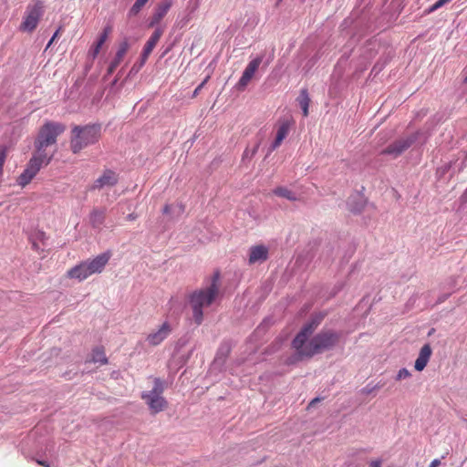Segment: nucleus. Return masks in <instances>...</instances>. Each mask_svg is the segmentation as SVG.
<instances>
[{"label":"nucleus","mask_w":467,"mask_h":467,"mask_svg":"<svg viewBox=\"0 0 467 467\" xmlns=\"http://www.w3.org/2000/svg\"><path fill=\"white\" fill-rule=\"evenodd\" d=\"M108 36H109V35H108V34H106V33H103V32H102V33L100 34V36H99V37L98 41L96 42V43L98 44V46H101V47H102V45H103V44L105 43V41L107 40Z\"/></svg>","instance_id":"c9c22d12"},{"label":"nucleus","mask_w":467,"mask_h":467,"mask_svg":"<svg viewBox=\"0 0 467 467\" xmlns=\"http://www.w3.org/2000/svg\"><path fill=\"white\" fill-rule=\"evenodd\" d=\"M101 46H98L96 43L94 47L89 50L88 56L91 57L92 59H95L100 51Z\"/></svg>","instance_id":"473e14b6"},{"label":"nucleus","mask_w":467,"mask_h":467,"mask_svg":"<svg viewBox=\"0 0 467 467\" xmlns=\"http://www.w3.org/2000/svg\"><path fill=\"white\" fill-rule=\"evenodd\" d=\"M43 3L39 0L35 1L33 5H29L26 9V16L20 28L24 31H34L37 26L40 17L43 16Z\"/></svg>","instance_id":"1a4fd4ad"},{"label":"nucleus","mask_w":467,"mask_h":467,"mask_svg":"<svg viewBox=\"0 0 467 467\" xmlns=\"http://www.w3.org/2000/svg\"><path fill=\"white\" fill-rule=\"evenodd\" d=\"M348 205L349 211L353 213H360L366 205V202L362 196L355 195L348 199Z\"/></svg>","instance_id":"412c9836"},{"label":"nucleus","mask_w":467,"mask_h":467,"mask_svg":"<svg viewBox=\"0 0 467 467\" xmlns=\"http://www.w3.org/2000/svg\"><path fill=\"white\" fill-rule=\"evenodd\" d=\"M383 384L378 383L374 386H371L370 384H368L366 387L360 389V393L364 395H369L373 393L375 390L379 389L382 388Z\"/></svg>","instance_id":"c85d7f7f"},{"label":"nucleus","mask_w":467,"mask_h":467,"mask_svg":"<svg viewBox=\"0 0 467 467\" xmlns=\"http://www.w3.org/2000/svg\"><path fill=\"white\" fill-rule=\"evenodd\" d=\"M438 9H439V8H438V6H435V4H433L431 6H430V7L428 8V10L426 11V13H427V14H431V13H432V12H434V11L438 10Z\"/></svg>","instance_id":"a18cd8bd"},{"label":"nucleus","mask_w":467,"mask_h":467,"mask_svg":"<svg viewBox=\"0 0 467 467\" xmlns=\"http://www.w3.org/2000/svg\"><path fill=\"white\" fill-rule=\"evenodd\" d=\"M66 130V126L59 122L47 121L39 130L37 137L34 142L36 149L35 155H37L46 160L47 165L53 154L48 155L46 149L57 142V137L62 134Z\"/></svg>","instance_id":"7ed1b4c3"},{"label":"nucleus","mask_w":467,"mask_h":467,"mask_svg":"<svg viewBox=\"0 0 467 467\" xmlns=\"http://www.w3.org/2000/svg\"><path fill=\"white\" fill-rule=\"evenodd\" d=\"M230 352L231 345L228 342L222 343L217 350L213 363L219 367H223L230 355Z\"/></svg>","instance_id":"aec40b11"},{"label":"nucleus","mask_w":467,"mask_h":467,"mask_svg":"<svg viewBox=\"0 0 467 467\" xmlns=\"http://www.w3.org/2000/svg\"><path fill=\"white\" fill-rule=\"evenodd\" d=\"M117 82H118V78H116L112 81L111 85H112V86H114V85H116V83H117Z\"/></svg>","instance_id":"3c124183"},{"label":"nucleus","mask_w":467,"mask_h":467,"mask_svg":"<svg viewBox=\"0 0 467 467\" xmlns=\"http://www.w3.org/2000/svg\"><path fill=\"white\" fill-rule=\"evenodd\" d=\"M147 59H148V57L143 58V54L141 53L140 62L136 63L133 66L132 70L135 69L137 65H138V69L140 68L146 63Z\"/></svg>","instance_id":"58836bf2"},{"label":"nucleus","mask_w":467,"mask_h":467,"mask_svg":"<svg viewBox=\"0 0 467 467\" xmlns=\"http://www.w3.org/2000/svg\"><path fill=\"white\" fill-rule=\"evenodd\" d=\"M219 276L218 272L214 273L212 283L207 288L196 290L190 295L192 317L197 325H201L203 320L202 307L211 306L219 293Z\"/></svg>","instance_id":"f03ea898"},{"label":"nucleus","mask_w":467,"mask_h":467,"mask_svg":"<svg viewBox=\"0 0 467 467\" xmlns=\"http://www.w3.org/2000/svg\"><path fill=\"white\" fill-rule=\"evenodd\" d=\"M111 31H112L111 26L108 25L107 26L104 27L102 32L109 35L111 33Z\"/></svg>","instance_id":"de8ad7c7"},{"label":"nucleus","mask_w":467,"mask_h":467,"mask_svg":"<svg viewBox=\"0 0 467 467\" xmlns=\"http://www.w3.org/2000/svg\"><path fill=\"white\" fill-rule=\"evenodd\" d=\"M118 182V174L112 170L107 169L103 171V174L94 182L90 190H101L105 187H113Z\"/></svg>","instance_id":"9b49d317"},{"label":"nucleus","mask_w":467,"mask_h":467,"mask_svg":"<svg viewBox=\"0 0 467 467\" xmlns=\"http://www.w3.org/2000/svg\"><path fill=\"white\" fill-rule=\"evenodd\" d=\"M129 47H130V44L127 39H125L124 41H122L119 44V49L116 53V56H115L114 59L110 62V64L108 67L107 74H106L105 78L111 75L116 70L118 66L120 64L123 57L127 53Z\"/></svg>","instance_id":"f3484780"},{"label":"nucleus","mask_w":467,"mask_h":467,"mask_svg":"<svg viewBox=\"0 0 467 467\" xmlns=\"http://www.w3.org/2000/svg\"><path fill=\"white\" fill-rule=\"evenodd\" d=\"M431 348L429 344H425L420 350L419 357L415 361L414 368L417 371H421L427 366L431 356Z\"/></svg>","instance_id":"a211bd4d"},{"label":"nucleus","mask_w":467,"mask_h":467,"mask_svg":"<svg viewBox=\"0 0 467 467\" xmlns=\"http://www.w3.org/2000/svg\"><path fill=\"white\" fill-rule=\"evenodd\" d=\"M368 467H381V462L379 460L372 461Z\"/></svg>","instance_id":"79ce46f5"},{"label":"nucleus","mask_w":467,"mask_h":467,"mask_svg":"<svg viewBox=\"0 0 467 467\" xmlns=\"http://www.w3.org/2000/svg\"><path fill=\"white\" fill-rule=\"evenodd\" d=\"M184 209L185 206L182 202H178L174 205L166 204L162 209V213L170 215L171 219H175L184 213Z\"/></svg>","instance_id":"4be33fe9"},{"label":"nucleus","mask_w":467,"mask_h":467,"mask_svg":"<svg viewBox=\"0 0 467 467\" xmlns=\"http://www.w3.org/2000/svg\"><path fill=\"white\" fill-rule=\"evenodd\" d=\"M43 165H46V160L33 154L26 165V168L17 178V183L22 187L26 186L40 171Z\"/></svg>","instance_id":"9d476101"},{"label":"nucleus","mask_w":467,"mask_h":467,"mask_svg":"<svg viewBox=\"0 0 467 467\" xmlns=\"http://www.w3.org/2000/svg\"><path fill=\"white\" fill-rule=\"evenodd\" d=\"M341 336L340 332L333 329H322L306 345L296 352L295 355L289 357L287 364H294L304 358H311L315 355L332 350L339 343Z\"/></svg>","instance_id":"f257e3e1"},{"label":"nucleus","mask_w":467,"mask_h":467,"mask_svg":"<svg viewBox=\"0 0 467 467\" xmlns=\"http://www.w3.org/2000/svg\"><path fill=\"white\" fill-rule=\"evenodd\" d=\"M451 0H438L435 3V6H438V8H441V6L445 5L446 4L450 3Z\"/></svg>","instance_id":"ea45409f"},{"label":"nucleus","mask_w":467,"mask_h":467,"mask_svg":"<svg viewBox=\"0 0 467 467\" xmlns=\"http://www.w3.org/2000/svg\"><path fill=\"white\" fill-rule=\"evenodd\" d=\"M288 132H289V123H288V121H285L279 126V128L277 130L276 137L284 140L287 136Z\"/></svg>","instance_id":"bb28decb"},{"label":"nucleus","mask_w":467,"mask_h":467,"mask_svg":"<svg viewBox=\"0 0 467 467\" xmlns=\"http://www.w3.org/2000/svg\"><path fill=\"white\" fill-rule=\"evenodd\" d=\"M111 257V252H104L92 260H86L67 271V277L83 281L94 274H100Z\"/></svg>","instance_id":"20e7f679"},{"label":"nucleus","mask_w":467,"mask_h":467,"mask_svg":"<svg viewBox=\"0 0 467 467\" xmlns=\"http://www.w3.org/2000/svg\"><path fill=\"white\" fill-rule=\"evenodd\" d=\"M441 465V461L439 459L433 460L429 467H439Z\"/></svg>","instance_id":"c03bdc74"},{"label":"nucleus","mask_w":467,"mask_h":467,"mask_svg":"<svg viewBox=\"0 0 467 467\" xmlns=\"http://www.w3.org/2000/svg\"><path fill=\"white\" fill-rule=\"evenodd\" d=\"M153 382L152 389L142 392L141 399L148 405L151 414H157L168 407V401L162 396L165 389L164 381L160 378H155Z\"/></svg>","instance_id":"0eeeda50"},{"label":"nucleus","mask_w":467,"mask_h":467,"mask_svg":"<svg viewBox=\"0 0 467 467\" xmlns=\"http://www.w3.org/2000/svg\"><path fill=\"white\" fill-rule=\"evenodd\" d=\"M147 2L148 0H136L131 8L130 9L129 15L130 16L138 15L140 9L144 6V5Z\"/></svg>","instance_id":"a878e982"},{"label":"nucleus","mask_w":467,"mask_h":467,"mask_svg":"<svg viewBox=\"0 0 467 467\" xmlns=\"http://www.w3.org/2000/svg\"><path fill=\"white\" fill-rule=\"evenodd\" d=\"M187 22H189V18H187V19L185 20V22L183 23V25H185Z\"/></svg>","instance_id":"603ef678"},{"label":"nucleus","mask_w":467,"mask_h":467,"mask_svg":"<svg viewBox=\"0 0 467 467\" xmlns=\"http://www.w3.org/2000/svg\"><path fill=\"white\" fill-rule=\"evenodd\" d=\"M36 462L41 466L50 467L49 463L47 461L36 460Z\"/></svg>","instance_id":"49530a36"},{"label":"nucleus","mask_w":467,"mask_h":467,"mask_svg":"<svg viewBox=\"0 0 467 467\" xmlns=\"http://www.w3.org/2000/svg\"><path fill=\"white\" fill-rule=\"evenodd\" d=\"M273 192L276 196L287 199L289 201H296L297 200L296 194L294 192H292L289 189H287L286 187H282V186L276 187L273 191Z\"/></svg>","instance_id":"393cba45"},{"label":"nucleus","mask_w":467,"mask_h":467,"mask_svg":"<svg viewBox=\"0 0 467 467\" xmlns=\"http://www.w3.org/2000/svg\"><path fill=\"white\" fill-rule=\"evenodd\" d=\"M430 137L429 130H419L415 132L401 137L381 150L382 155H390L394 159L400 156L408 149L416 143L424 144Z\"/></svg>","instance_id":"423d86ee"},{"label":"nucleus","mask_w":467,"mask_h":467,"mask_svg":"<svg viewBox=\"0 0 467 467\" xmlns=\"http://www.w3.org/2000/svg\"><path fill=\"white\" fill-rule=\"evenodd\" d=\"M282 141H283L282 139L275 137V140L270 146L269 151L271 152V151L275 150L276 148H278L281 145Z\"/></svg>","instance_id":"f704fd0d"},{"label":"nucleus","mask_w":467,"mask_h":467,"mask_svg":"<svg viewBox=\"0 0 467 467\" xmlns=\"http://www.w3.org/2000/svg\"><path fill=\"white\" fill-rule=\"evenodd\" d=\"M108 36H109V35H108V34H106V33H103V32H102V33L100 34V36H99V37L98 41L96 42V43L98 44V46H101V47H102V45H103V44L105 43V41L107 40Z\"/></svg>","instance_id":"4c0bfd02"},{"label":"nucleus","mask_w":467,"mask_h":467,"mask_svg":"<svg viewBox=\"0 0 467 467\" xmlns=\"http://www.w3.org/2000/svg\"><path fill=\"white\" fill-rule=\"evenodd\" d=\"M7 157V149L5 146H0V177L4 172V165Z\"/></svg>","instance_id":"cd10ccee"},{"label":"nucleus","mask_w":467,"mask_h":467,"mask_svg":"<svg viewBox=\"0 0 467 467\" xmlns=\"http://www.w3.org/2000/svg\"><path fill=\"white\" fill-rule=\"evenodd\" d=\"M262 61H263V57H258L249 62V64L245 67L244 71L243 72L241 78L239 79V81L237 83V88L239 90L244 89V88L248 85V83L254 77V74L259 67Z\"/></svg>","instance_id":"f8f14e48"},{"label":"nucleus","mask_w":467,"mask_h":467,"mask_svg":"<svg viewBox=\"0 0 467 467\" xmlns=\"http://www.w3.org/2000/svg\"><path fill=\"white\" fill-rule=\"evenodd\" d=\"M108 36H109V35H108V34H106V33H103V32H102V33L100 34V36H99V37L98 41L96 42V43L98 44V46H101V47H102V45H103V44L105 43V41L107 40Z\"/></svg>","instance_id":"e433bc0d"},{"label":"nucleus","mask_w":467,"mask_h":467,"mask_svg":"<svg viewBox=\"0 0 467 467\" xmlns=\"http://www.w3.org/2000/svg\"><path fill=\"white\" fill-rule=\"evenodd\" d=\"M163 34V29L161 27H156L149 40L146 42L142 54L143 58L149 57L154 47H156L157 43L159 42L160 38L161 37Z\"/></svg>","instance_id":"6ab92c4d"},{"label":"nucleus","mask_w":467,"mask_h":467,"mask_svg":"<svg viewBox=\"0 0 467 467\" xmlns=\"http://www.w3.org/2000/svg\"><path fill=\"white\" fill-rule=\"evenodd\" d=\"M281 345H282V340L276 339L275 342H273V344L270 347L267 348L265 352L268 354L274 353L281 348Z\"/></svg>","instance_id":"7c9ffc66"},{"label":"nucleus","mask_w":467,"mask_h":467,"mask_svg":"<svg viewBox=\"0 0 467 467\" xmlns=\"http://www.w3.org/2000/svg\"><path fill=\"white\" fill-rule=\"evenodd\" d=\"M100 125L92 124L75 126L72 130L70 148L73 153H78L88 145L96 143L100 137Z\"/></svg>","instance_id":"39448f33"},{"label":"nucleus","mask_w":467,"mask_h":467,"mask_svg":"<svg viewBox=\"0 0 467 467\" xmlns=\"http://www.w3.org/2000/svg\"><path fill=\"white\" fill-rule=\"evenodd\" d=\"M448 296H449V295H443L442 296H440L438 299V302L439 303L443 302Z\"/></svg>","instance_id":"8fccbe9b"},{"label":"nucleus","mask_w":467,"mask_h":467,"mask_svg":"<svg viewBox=\"0 0 467 467\" xmlns=\"http://www.w3.org/2000/svg\"><path fill=\"white\" fill-rule=\"evenodd\" d=\"M259 146L260 142H258L252 150L246 148L244 151L242 161H244L245 159H251L257 152Z\"/></svg>","instance_id":"c756f323"},{"label":"nucleus","mask_w":467,"mask_h":467,"mask_svg":"<svg viewBox=\"0 0 467 467\" xmlns=\"http://www.w3.org/2000/svg\"><path fill=\"white\" fill-rule=\"evenodd\" d=\"M172 5V0H161L157 4L154 12L150 18L149 27H154L160 24L161 19L167 15Z\"/></svg>","instance_id":"ddd939ff"},{"label":"nucleus","mask_w":467,"mask_h":467,"mask_svg":"<svg viewBox=\"0 0 467 467\" xmlns=\"http://www.w3.org/2000/svg\"><path fill=\"white\" fill-rule=\"evenodd\" d=\"M299 105L303 110V115L305 117L308 116V107L310 103V99L306 89H302L299 97L297 98Z\"/></svg>","instance_id":"b1692460"},{"label":"nucleus","mask_w":467,"mask_h":467,"mask_svg":"<svg viewBox=\"0 0 467 467\" xmlns=\"http://www.w3.org/2000/svg\"><path fill=\"white\" fill-rule=\"evenodd\" d=\"M210 78V76H207L203 81L195 88V90L193 91V94H192V97H196L199 92L202 90V88L204 87V85L207 83V81L209 80Z\"/></svg>","instance_id":"72a5a7b5"},{"label":"nucleus","mask_w":467,"mask_h":467,"mask_svg":"<svg viewBox=\"0 0 467 467\" xmlns=\"http://www.w3.org/2000/svg\"><path fill=\"white\" fill-rule=\"evenodd\" d=\"M171 328L168 322H164L161 327L153 333L147 337V341L150 345L157 346L161 343L171 333Z\"/></svg>","instance_id":"dca6fc26"},{"label":"nucleus","mask_w":467,"mask_h":467,"mask_svg":"<svg viewBox=\"0 0 467 467\" xmlns=\"http://www.w3.org/2000/svg\"><path fill=\"white\" fill-rule=\"evenodd\" d=\"M137 218V215L135 213H130L128 216H127V219L129 221H132V220H135Z\"/></svg>","instance_id":"09e8293b"},{"label":"nucleus","mask_w":467,"mask_h":467,"mask_svg":"<svg viewBox=\"0 0 467 467\" xmlns=\"http://www.w3.org/2000/svg\"><path fill=\"white\" fill-rule=\"evenodd\" d=\"M33 246H34L35 248H36V243H33Z\"/></svg>","instance_id":"864d4df0"},{"label":"nucleus","mask_w":467,"mask_h":467,"mask_svg":"<svg viewBox=\"0 0 467 467\" xmlns=\"http://www.w3.org/2000/svg\"><path fill=\"white\" fill-rule=\"evenodd\" d=\"M410 376H411L410 372L407 368H403L399 370V372L396 376V379L401 380V379L410 378Z\"/></svg>","instance_id":"2f4dec72"},{"label":"nucleus","mask_w":467,"mask_h":467,"mask_svg":"<svg viewBox=\"0 0 467 467\" xmlns=\"http://www.w3.org/2000/svg\"><path fill=\"white\" fill-rule=\"evenodd\" d=\"M320 400H321V399H320V398H315V399H313V400L310 401V403L308 404L307 408L309 409V408H311V407L315 406V405H316V404H317V402H319Z\"/></svg>","instance_id":"37998d69"},{"label":"nucleus","mask_w":467,"mask_h":467,"mask_svg":"<svg viewBox=\"0 0 467 467\" xmlns=\"http://www.w3.org/2000/svg\"><path fill=\"white\" fill-rule=\"evenodd\" d=\"M324 317L325 315L322 313L315 314L311 317L310 320L302 327L301 330L296 334V336L292 341V347L296 349V352H297L306 345V343L308 340V337L321 324Z\"/></svg>","instance_id":"6e6552de"},{"label":"nucleus","mask_w":467,"mask_h":467,"mask_svg":"<svg viewBox=\"0 0 467 467\" xmlns=\"http://www.w3.org/2000/svg\"><path fill=\"white\" fill-rule=\"evenodd\" d=\"M107 209L105 207H95L89 213L88 222L92 228L101 230L106 220Z\"/></svg>","instance_id":"4468645a"},{"label":"nucleus","mask_w":467,"mask_h":467,"mask_svg":"<svg viewBox=\"0 0 467 467\" xmlns=\"http://www.w3.org/2000/svg\"><path fill=\"white\" fill-rule=\"evenodd\" d=\"M91 361L94 363H99L101 365L108 363V358L102 347H97L93 349Z\"/></svg>","instance_id":"5701e85b"},{"label":"nucleus","mask_w":467,"mask_h":467,"mask_svg":"<svg viewBox=\"0 0 467 467\" xmlns=\"http://www.w3.org/2000/svg\"><path fill=\"white\" fill-rule=\"evenodd\" d=\"M59 30H60V28H59V29H57V30L54 33L53 36L51 37V39H50V40H49V42L47 43V47H46V48H48V47L51 46V44L53 43V41L57 37L58 33H59Z\"/></svg>","instance_id":"a19ab883"},{"label":"nucleus","mask_w":467,"mask_h":467,"mask_svg":"<svg viewBox=\"0 0 467 467\" xmlns=\"http://www.w3.org/2000/svg\"><path fill=\"white\" fill-rule=\"evenodd\" d=\"M268 259V249L263 244L254 245L249 251V265L263 263Z\"/></svg>","instance_id":"2eb2a0df"}]
</instances>
